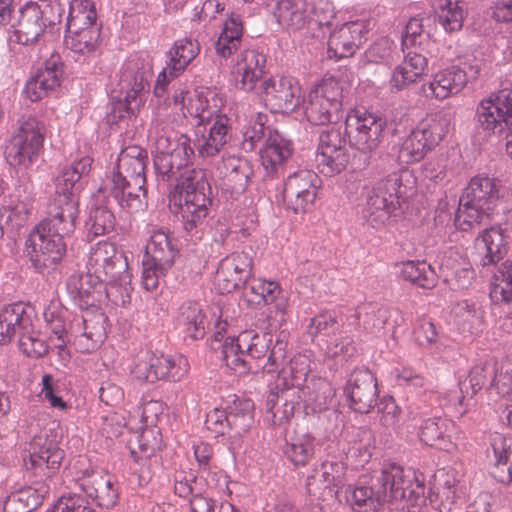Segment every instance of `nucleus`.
<instances>
[{"label":"nucleus","instance_id":"7c9ffc66","mask_svg":"<svg viewBox=\"0 0 512 512\" xmlns=\"http://www.w3.org/2000/svg\"><path fill=\"white\" fill-rule=\"evenodd\" d=\"M103 313L90 315L87 312L81 317H75L71 325V333H75L74 345L82 353L94 351L105 338Z\"/></svg>","mask_w":512,"mask_h":512},{"label":"nucleus","instance_id":"3c124183","mask_svg":"<svg viewBox=\"0 0 512 512\" xmlns=\"http://www.w3.org/2000/svg\"><path fill=\"white\" fill-rule=\"evenodd\" d=\"M100 26L92 25L81 29H66L65 45L76 54L94 53L100 42Z\"/></svg>","mask_w":512,"mask_h":512},{"label":"nucleus","instance_id":"9d476101","mask_svg":"<svg viewBox=\"0 0 512 512\" xmlns=\"http://www.w3.org/2000/svg\"><path fill=\"white\" fill-rule=\"evenodd\" d=\"M224 105V96L216 89L200 88L189 91L181 86L174 90L167 103L174 113V120L190 118L197 126L209 124Z\"/></svg>","mask_w":512,"mask_h":512},{"label":"nucleus","instance_id":"bb28decb","mask_svg":"<svg viewBox=\"0 0 512 512\" xmlns=\"http://www.w3.org/2000/svg\"><path fill=\"white\" fill-rule=\"evenodd\" d=\"M346 140L340 131L331 129L324 131L319 138L316 161L320 171L325 175H333L343 171L348 163Z\"/></svg>","mask_w":512,"mask_h":512},{"label":"nucleus","instance_id":"a878e982","mask_svg":"<svg viewBox=\"0 0 512 512\" xmlns=\"http://www.w3.org/2000/svg\"><path fill=\"white\" fill-rule=\"evenodd\" d=\"M371 24L370 20L358 19L334 29L328 39V57L339 60L352 56L367 39Z\"/></svg>","mask_w":512,"mask_h":512},{"label":"nucleus","instance_id":"473e14b6","mask_svg":"<svg viewBox=\"0 0 512 512\" xmlns=\"http://www.w3.org/2000/svg\"><path fill=\"white\" fill-rule=\"evenodd\" d=\"M63 74L61 57L57 53L45 61L44 67L39 69L25 85V94L31 101H38L60 86Z\"/></svg>","mask_w":512,"mask_h":512},{"label":"nucleus","instance_id":"20e7f679","mask_svg":"<svg viewBox=\"0 0 512 512\" xmlns=\"http://www.w3.org/2000/svg\"><path fill=\"white\" fill-rule=\"evenodd\" d=\"M411 174L398 170L378 181L367 195L364 218L376 228L397 221L404 213Z\"/></svg>","mask_w":512,"mask_h":512},{"label":"nucleus","instance_id":"b1692460","mask_svg":"<svg viewBox=\"0 0 512 512\" xmlns=\"http://www.w3.org/2000/svg\"><path fill=\"white\" fill-rule=\"evenodd\" d=\"M251 274L252 258L245 252H235L220 261L213 284L219 293H231L246 283Z\"/></svg>","mask_w":512,"mask_h":512},{"label":"nucleus","instance_id":"c756f323","mask_svg":"<svg viewBox=\"0 0 512 512\" xmlns=\"http://www.w3.org/2000/svg\"><path fill=\"white\" fill-rule=\"evenodd\" d=\"M345 394L350 407L359 413H368L376 403L377 383L369 370H359L349 378Z\"/></svg>","mask_w":512,"mask_h":512},{"label":"nucleus","instance_id":"cd10ccee","mask_svg":"<svg viewBox=\"0 0 512 512\" xmlns=\"http://www.w3.org/2000/svg\"><path fill=\"white\" fill-rule=\"evenodd\" d=\"M468 83L466 71L457 66L441 69L423 83L421 90L426 98L444 100L460 93Z\"/></svg>","mask_w":512,"mask_h":512},{"label":"nucleus","instance_id":"6e6552de","mask_svg":"<svg viewBox=\"0 0 512 512\" xmlns=\"http://www.w3.org/2000/svg\"><path fill=\"white\" fill-rule=\"evenodd\" d=\"M152 74L149 61L130 59L123 65L120 85L125 91V97L113 103L108 121L117 123L130 118L144 105Z\"/></svg>","mask_w":512,"mask_h":512},{"label":"nucleus","instance_id":"412c9836","mask_svg":"<svg viewBox=\"0 0 512 512\" xmlns=\"http://www.w3.org/2000/svg\"><path fill=\"white\" fill-rule=\"evenodd\" d=\"M64 452L46 433L32 438L23 455L26 470L34 475L49 477L60 468Z\"/></svg>","mask_w":512,"mask_h":512},{"label":"nucleus","instance_id":"a19ab883","mask_svg":"<svg viewBox=\"0 0 512 512\" xmlns=\"http://www.w3.org/2000/svg\"><path fill=\"white\" fill-rule=\"evenodd\" d=\"M344 500L355 512H377L385 502L380 487L375 491L362 479L354 486L347 485Z\"/></svg>","mask_w":512,"mask_h":512},{"label":"nucleus","instance_id":"72a5a7b5","mask_svg":"<svg viewBox=\"0 0 512 512\" xmlns=\"http://www.w3.org/2000/svg\"><path fill=\"white\" fill-rule=\"evenodd\" d=\"M63 74L61 57L57 53L45 61L44 67L39 69L25 85V94L31 101H38L60 86Z\"/></svg>","mask_w":512,"mask_h":512},{"label":"nucleus","instance_id":"052dcab7","mask_svg":"<svg viewBox=\"0 0 512 512\" xmlns=\"http://www.w3.org/2000/svg\"><path fill=\"white\" fill-rule=\"evenodd\" d=\"M114 227L115 216L107 206L101 205L91 208L89 218L86 221L87 237L89 240L112 232Z\"/></svg>","mask_w":512,"mask_h":512},{"label":"nucleus","instance_id":"f704fd0d","mask_svg":"<svg viewBox=\"0 0 512 512\" xmlns=\"http://www.w3.org/2000/svg\"><path fill=\"white\" fill-rule=\"evenodd\" d=\"M78 197L76 194L57 193L50 208V216L39 224H46L50 230L64 236L74 231L78 216Z\"/></svg>","mask_w":512,"mask_h":512},{"label":"nucleus","instance_id":"a211bd4d","mask_svg":"<svg viewBox=\"0 0 512 512\" xmlns=\"http://www.w3.org/2000/svg\"><path fill=\"white\" fill-rule=\"evenodd\" d=\"M385 127V119L364 108L349 110L345 118V135L350 146L365 154L379 147Z\"/></svg>","mask_w":512,"mask_h":512},{"label":"nucleus","instance_id":"680f3d73","mask_svg":"<svg viewBox=\"0 0 512 512\" xmlns=\"http://www.w3.org/2000/svg\"><path fill=\"white\" fill-rule=\"evenodd\" d=\"M97 13L90 0H72L67 17V29H81L97 24Z\"/></svg>","mask_w":512,"mask_h":512},{"label":"nucleus","instance_id":"49530a36","mask_svg":"<svg viewBox=\"0 0 512 512\" xmlns=\"http://www.w3.org/2000/svg\"><path fill=\"white\" fill-rule=\"evenodd\" d=\"M165 364L166 361L161 359L160 354L145 351L133 359L129 372L135 380L154 383L163 379Z\"/></svg>","mask_w":512,"mask_h":512},{"label":"nucleus","instance_id":"37998d69","mask_svg":"<svg viewBox=\"0 0 512 512\" xmlns=\"http://www.w3.org/2000/svg\"><path fill=\"white\" fill-rule=\"evenodd\" d=\"M210 123L208 134H203L196 141L198 152L203 157L215 156L228 141V117L221 111L214 115Z\"/></svg>","mask_w":512,"mask_h":512},{"label":"nucleus","instance_id":"6e6d98bb","mask_svg":"<svg viewBox=\"0 0 512 512\" xmlns=\"http://www.w3.org/2000/svg\"><path fill=\"white\" fill-rule=\"evenodd\" d=\"M47 490L25 487L11 493L3 503L4 512H30L41 505Z\"/></svg>","mask_w":512,"mask_h":512},{"label":"nucleus","instance_id":"774afa93","mask_svg":"<svg viewBox=\"0 0 512 512\" xmlns=\"http://www.w3.org/2000/svg\"><path fill=\"white\" fill-rule=\"evenodd\" d=\"M397 54V47L393 40L384 37L376 41L365 52L364 58L368 63L390 64Z\"/></svg>","mask_w":512,"mask_h":512},{"label":"nucleus","instance_id":"f8f14e48","mask_svg":"<svg viewBox=\"0 0 512 512\" xmlns=\"http://www.w3.org/2000/svg\"><path fill=\"white\" fill-rule=\"evenodd\" d=\"M46 126L34 116L23 117L7 142V162L19 169L27 170L38 160L45 140Z\"/></svg>","mask_w":512,"mask_h":512},{"label":"nucleus","instance_id":"6ab92c4d","mask_svg":"<svg viewBox=\"0 0 512 512\" xmlns=\"http://www.w3.org/2000/svg\"><path fill=\"white\" fill-rule=\"evenodd\" d=\"M4 195V186L0 182V232L1 235L14 236L23 228L32 214L34 207V192L30 182H24L15 187L8 196Z\"/></svg>","mask_w":512,"mask_h":512},{"label":"nucleus","instance_id":"39448f33","mask_svg":"<svg viewBox=\"0 0 512 512\" xmlns=\"http://www.w3.org/2000/svg\"><path fill=\"white\" fill-rule=\"evenodd\" d=\"M206 174L202 169L185 170L169 194L171 211L181 215L188 232L202 230L210 212L211 200L206 196Z\"/></svg>","mask_w":512,"mask_h":512},{"label":"nucleus","instance_id":"0e129e2a","mask_svg":"<svg viewBox=\"0 0 512 512\" xmlns=\"http://www.w3.org/2000/svg\"><path fill=\"white\" fill-rule=\"evenodd\" d=\"M198 53L199 45L196 41L186 38L178 40L169 51L167 65L171 70L181 73Z\"/></svg>","mask_w":512,"mask_h":512},{"label":"nucleus","instance_id":"423d86ee","mask_svg":"<svg viewBox=\"0 0 512 512\" xmlns=\"http://www.w3.org/2000/svg\"><path fill=\"white\" fill-rule=\"evenodd\" d=\"M385 501L401 503L409 512H421L427 503L424 476L396 464H385L376 478Z\"/></svg>","mask_w":512,"mask_h":512},{"label":"nucleus","instance_id":"dca6fc26","mask_svg":"<svg viewBox=\"0 0 512 512\" xmlns=\"http://www.w3.org/2000/svg\"><path fill=\"white\" fill-rule=\"evenodd\" d=\"M476 117L477 127L485 136L512 135V88L504 87L482 99Z\"/></svg>","mask_w":512,"mask_h":512},{"label":"nucleus","instance_id":"13d9d810","mask_svg":"<svg viewBox=\"0 0 512 512\" xmlns=\"http://www.w3.org/2000/svg\"><path fill=\"white\" fill-rule=\"evenodd\" d=\"M91 260L104 268L106 274L114 275V269L125 270L126 258L122 252L117 251L113 243L101 241L92 249Z\"/></svg>","mask_w":512,"mask_h":512},{"label":"nucleus","instance_id":"69168bd1","mask_svg":"<svg viewBox=\"0 0 512 512\" xmlns=\"http://www.w3.org/2000/svg\"><path fill=\"white\" fill-rule=\"evenodd\" d=\"M431 23L430 17L416 16L409 19L406 24L402 44L405 47L422 46L430 37L426 28Z\"/></svg>","mask_w":512,"mask_h":512},{"label":"nucleus","instance_id":"0eeeda50","mask_svg":"<svg viewBox=\"0 0 512 512\" xmlns=\"http://www.w3.org/2000/svg\"><path fill=\"white\" fill-rule=\"evenodd\" d=\"M452 127L451 116L442 111L428 114L398 146L402 164L421 161L447 136Z\"/></svg>","mask_w":512,"mask_h":512},{"label":"nucleus","instance_id":"f257e3e1","mask_svg":"<svg viewBox=\"0 0 512 512\" xmlns=\"http://www.w3.org/2000/svg\"><path fill=\"white\" fill-rule=\"evenodd\" d=\"M227 318L219 303L204 311L199 303L188 301L179 309L177 325L193 339L203 338L206 329H213L211 348L220 349L221 358L229 369L239 375L246 374L250 367L244 358L245 355L254 359L263 357L269 350L272 336L269 333L260 334L254 330H245L222 341V333L228 327Z\"/></svg>","mask_w":512,"mask_h":512},{"label":"nucleus","instance_id":"aec40b11","mask_svg":"<svg viewBox=\"0 0 512 512\" xmlns=\"http://www.w3.org/2000/svg\"><path fill=\"white\" fill-rule=\"evenodd\" d=\"M351 478V471L343 461L327 460L308 475L306 488L310 495L342 502L341 490Z\"/></svg>","mask_w":512,"mask_h":512},{"label":"nucleus","instance_id":"1a4fd4ad","mask_svg":"<svg viewBox=\"0 0 512 512\" xmlns=\"http://www.w3.org/2000/svg\"><path fill=\"white\" fill-rule=\"evenodd\" d=\"M19 336L20 350L30 357H42L48 352L45 337L32 326V320L22 304L16 303L0 309V345L10 343Z\"/></svg>","mask_w":512,"mask_h":512},{"label":"nucleus","instance_id":"c85d7f7f","mask_svg":"<svg viewBox=\"0 0 512 512\" xmlns=\"http://www.w3.org/2000/svg\"><path fill=\"white\" fill-rule=\"evenodd\" d=\"M265 56L255 50H244L236 59L232 74L236 86L244 91L257 93L259 84L264 80Z\"/></svg>","mask_w":512,"mask_h":512},{"label":"nucleus","instance_id":"9b49d317","mask_svg":"<svg viewBox=\"0 0 512 512\" xmlns=\"http://www.w3.org/2000/svg\"><path fill=\"white\" fill-rule=\"evenodd\" d=\"M147 233L149 240L142 260L141 279L144 289L152 291L172 268L178 249L164 229L149 226Z\"/></svg>","mask_w":512,"mask_h":512},{"label":"nucleus","instance_id":"ea45409f","mask_svg":"<svg viewBox=\"0 0 512 512\" xmlns=\"http://www.w3.org/2000/svg\"><path fill=\"white\" fill-rule=\"evenodd\" d=\"M229 407V432L228 438L231 440V448H235L238 440L248 432L254 423V404L250 399L239 398L233 395L232 400L228 401Z\"/></svg>","mask_w":512,"mask_h":512},{"label":"nucleus","instance_id":"de8ad7c7","mask_svg":"<svg viewBox=\"0 0 512 512\" xmlns=\"http://www.w3.org/2000/svg\"><path fill=\"white\" fill-rule=\"evenodd\" d=\"M225 185L235 193L243 192L252 174L249 162L240 157L228 156L223 159L219 167Z\"/></svg>","mask_w":512,"mask_h":512},{"label":"nucleus","instance_id":"c03bdc74","mask_svg":"<svg viewBox=\"0 0 512 512\" xmlns=\"http://www.w3.org/2000/svg\"><path fill=\"white\" fill-rule=\"evenodd\" d=\"M80 488L87 497L96 500L99 506L110 508L117 502L118 492L108 475L94 474L84 478Z\"/></svg>","mask_w":512,"mask_h":512},{"label":"nucleus","instance_id":"2f4dec72","mask_svg":"<svg viewBox=\"0 0 512 512\" xmlns=\"http://www.w3.org/2000/svg\"><path fill=\"white\" fill-rule=\"evenodd\" d=\"M63 74L61 57L57 53L45 61L44 67L39 69L25 85V94L31 101H38L60 86Z\"/></svg>","mask_w":512,"mask_h":512},{"label":"nucleus","instance_id":"79ce46f5","mask_svg":"<svg viewBox=\"0 0 512 512\" xmlns=\"http://www.w3.org/2000/svg\"><path fill=\"white\" fill-rule=\"evenodd\" d=\"M308 0H280L275 10L279 25L288 31H299L308 27L310 14Z\"/></svg>","mask_w":512,"mask_h":512},{"label":"nucleus","instance_id":"ddd939ff","mask_svg":"<svg viewBox=\"0 0 512 512\" xmlns=\"http://www.w3.org/2000/svg\"><path fill=\"white\" fill-rule=\"evenodd\" d=\"M288 344V332L280 331L273 344L263 374L277 373L276 387L282 391L290 388L301 389L310 371V359L304 354H297L285 362Z\"/></svg>","mask_w":512,"mask_h":512},{"label":"nucleus","instance_id":"5701e85b","mask_svg":"<svg viewBox=\"0 0 512 512\" xmlns=\"http://www.w3.org/2000/svg\"><path fill=\"white\" fill-rule=\"evenodd\" d=\"M467 495L468 488L458 471L440 469L435 473L430 500L440 512H451L460 507Z\"/></svg>","mask_w":512,"mask_h":512},{"label":"nucleus","instance_id":"a18cd8bd","mask_svg":"<svg viewBox=\"0 0 512 512\" xmlns=\"http://www.w3.org/2000/svg\"><path fill=\"white\" fill-rule=\"evenodd\" d=\"M93 159L90 156H82L71 164L62 168L55 179L57 193L76 194L80 186V180L89 175L92 169Z\"/></svg>","mask_w":512,"mask_h":512},{"label":"nucleus","instance_id":"f03ea898","mask_svg":"<svg viewBox=\"0 0 512 512\" xmlns=\"http://www.w3.org/2000/svg\"><path fill=\"white\" fill-rule=\"evenodd\" d=\"M146 159V152L142 148H125L117 158L116 171L106 183L111 197L128 214L144 212L147 209Z\"/></svg>","mask_w":512,"mask_h":512},{"label":"nucleus","instance_id":"4be33fe9","mask_svg":"<svg viewBox=\"0 0 512 512\" xmlns=\"http://www.w3.org/2000/svg\"><path fill=\"white\" fill-rule=\"evenodd\" d=\"M256 94L271 111L287 113L299 106L301 87L292 77L274 76L264 79Z\"/></svg>","mask_w":512,"mask_h":512},{"label":"nucleus","instance_id":"bf43d9fd","mask_svg":"<svg viewBox=\"0 0 512 512\" xmlns=\"http://www.w3.org/2000/svg\"><path fill=\"white\" fill-rule=\"evenodd\" d=\"M493 207L479 206L460 198L459 207L455 215V225L462 231L473 229L489 217Z\"/></svg>","mask_w":512,"mask_h":512},{"label":"nucleus","instance_id":"58836bf2","mask_svg":"<svg viewBox=\"0 0 512 512\" xmlns=\"http://www.w3.org/2000/svg\"><path fill=\"white\" fill-rule=\"evenodd\" d=\"M292 143L277 131H270L260 150L261 164L268 175L276 173L291 157Z\"/></svg>","mask_w":512,"mask_h":512},{"label":"nucleus","instance_id":"7ed1b4c3","mask_svg":"<svg viewBox=\"0 0 512 512\" xmlns=\"http://www.w3.org/2000/svg\"><path fill=\"white\" fill-rule=\"evenodd\" d=\"M163 116L159 110L152 120L148 140L157 174L163 180H177L185 170L194 169L190 167L194 150L190 138L165 125Z\"/></svg>","mask_w":512,"mask_h":512},{"label":"nucleus","instance_id":"4468645a","mask_svg":"<svg viewBox=\"0 0 512 512\" xmlns=\"http://www.w3.org/2000/svg\"><path fill=\"white\" fill-rule=\"evenodd\" d=\"M63 7L58 1L49 3H27L20 10L17 24L9 30V41L28 45L44 33L47 27L54 26L61 21Z\"/></svg>","mask_w":512,"mask_h":512},{"label":"nucleus","instance_id":"5fc2aeb1","mask_svg":"<svg viewBox=\"0 0 512 512\" xmlns=\"http://www.w3.org/2000/svg\"><path fill=\"white\" fill-rule=\"evenodd\" d=\"M397 273L404 280L426 289L433 288L437 282L434 269L424 261L408 260L399 263Z\"/></svg>","mask_w":512,"mask_h":512},{"label":"nucleus","instance_id":"c9c22d12","mask_svg":"<svg viewBox=\"0 0 512 512\" xmlns=\"http://www.w3.org/2000/svg\"><path fill=\"white\" fill-rule=\"evenodd\" d=\"M104 285L89 273L73 274L68 278L67 291L80 309L95 307L101 302Z\"/></svg>","mask_w":512,"mask_h":512},{"label":"nucleus","instance_id":"e2e57ef3","mask_svg":"<svg viewBox=\"0 0 512 512\" xmlns=\"http://www.w3.org/2000/svg\"><path fill=\"white\" fill-rule=\"evenodd\" d=\"M490 298L496 304H510L512 300V264L506 261L493 277Z\"/></svg>","mask_w":512,"mask_h":512},{"label":"nucleus","instance_id":"f3484780","mask_svg":"<svg viewBox=\"0 0 512 512\" xmlns=\"http://www.w3.org/2000/svg\"><path fill=\"white\" fill-rule=\"evenodd\" d=\"M64 235L38 224L28 235L25 246L33 266L41 273L57 268L66 254Z\"/></svg>","mask_w":512,"mask_h":512},{"label":"nucleus","instance_id":"4c0bfd02","mask_svg":"<svg viewBox=\"0 0 512 512\" xmlns=\"http://www.w3.org/2000/svg\"><path fill=\"white\" fill-rule=\"evenodd\" d=\"M281 288L275 281H268L262 278L252 279L245 287L243 296L248 303L272 304L275 303L276 312L280 315V321H284L287 309V299L281 297Z\"/></svg>","mask_w":512,"mask_h":512},{"label":"nucleus","instance_id":"09e8293b","mask_svg":"<svg viewBox=\"0 0 512 512\" xmlns=\"http://www.w3.org/2000/svg\"><path fill=\"white\" fill-rule=\"evenodd\" d=\"M242 35L241 19L239 15L232 13L223 22L221 32L215 42L216 54L222 58L230 57L240 47Z\"/></svg>","mask_w":512,"mask_h":512},{"label":"nucleus","instance_id":"338daca9","mask_svg":"<svg viewBox=\"0 0 512 512\" xmlns=\"http://www.w3.org/2000/svg\"><path fill=\"white\" fill-rule=\"evenodd\" d=\"M356 353L354 341L348 335H334L327 343L325 356L335 361V363H342L353 357Z\"/></svg>","mask_w":512,"mask_h":512},{"label":"nucleus","instance_id":"603ef678","mask_svg":"<svg viewBox=\"0 0 512 512\" xmlns=\"http://www.w3.org/2000/svg\"><path fill=\"white\" fill-rule=\"evenodd\" d=\"M438 23L443 29L452 33L463 26L465 11L458 0H430Z\"/></svg>","mask_w":512,"mask_h":512},{"label":"nucleus","instance_id":"8fccbe9b","mask_svg":"<svg viewBox=\"0 0 512 512\" xmlns=\"http://www.w3.org/2000/svg\"><path fill=\"white\" fill-rule=\"evenodd\" d=\"M460 198L479 206L490 205L494 209L498 205L499 191L492 179L477 176L471 179Z\"/></svg>","mask_w":512,"mask_h":512},{"label":"nucleus","instance_id":"4d7b16f0","mask_svg":"<svg viewBox=\"0 0 512 512\" xmlns=\"http://www.w3.org/2000/svg\"><path fill=\"white\" fill-rule=\"evenodd\" d=\"M475 245L480 253L485 254L483 261L485 265L500 260L503 253L507 251V241L502 230L498 228L484 230L476 239Z\"/></svg>","mask_w":512,"mask_h":512},{"label":"nucleus","instance_id":"e433bc0d","mask_svg":"<svg viewBox=\"0 0 512 512\" xmlns=\"http://www.w3.org/2000/svg\"><path fill=\"white\" fill-rule=\"evenodd\" d=\"M455 431L456 426L453 421L446 418L434 417L422 422L419 438L428 446L451 452L455 449Z\"/></svg>","mask_w":512,"mask_h":512},{"label":"nucleus","instance_id":"393cba45","mask_svg":"<svg viewBox=\"0 0 512 512\" xmlns=\"http://www.w3.org/2000/svg\"><path fill=\"white\" fill-rule=\"evenodd\" d=\"M319 178L310 170H299L288 176L284 185V198L295 213L310 211L317 197Z\"/></svg>","mask_w":512,"mask_h":512},{"label":"nucleus","instance_id":"2eb2a0df","mask_svg":"<svg viewBox=\"0 0 512 512\" xmlns=\"http://www.w3.org/2000/svg\"><path fill=\"white\" fill-rule=\"evenodd\" d=\"M301 109L313 125L336 123L342 112V86L334 78L323 79L303 99Z\"/></svg>","mask_w":512,"mask_h":512},{"label":"nucleus","instance_id":"864d4df0","mask_svg":"<svg viewBox=\"0 0 512 512\" xmlns=\"http://www.w3.org/2000/svg\"><path fill=\"white\" fill-rule=\"evenodd\" d=\"M316 439L309 433L297 434L287 440L283 452L294 466H305L315 455Z\"/></svg>","mask_w":512,"mask_h":512}]
</instances>
